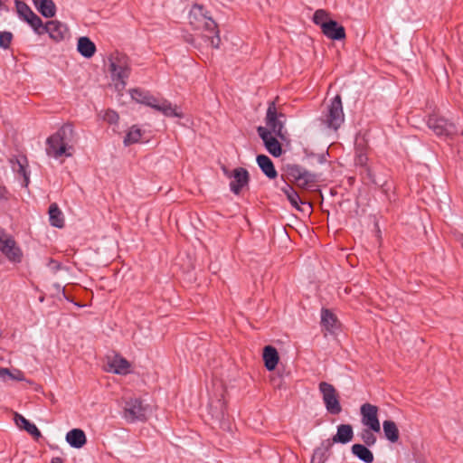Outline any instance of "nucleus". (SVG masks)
Returning <instances> with one entry per match:
<instances>
[{"instance_id": "obj_19", "label": "nucleus", "mask_w": 463, "mask_h": 463, "mask_svg": "<svg viewBox=\"0 0 463 463\" xmlns=\"http://www.w3.org/2000/svg\"><path fill=\"white\" fill-rule=\"evenodd\" d=\"M14 421L15 424L22 430H26L30 435H32L35 439H38L42 437V433L35 424L30 422L26 420L23 415L19 413L14 414Z\"/></svg>"}, {"instance_id": "obj_46", "label": "nucleus", "mask_w": 463, "mask_h": 463, "mask_svg": "<svg viewBox=\"0 0 463 463\" xmlns=\"http://www.w3.org/2000/svg\"><path fill=\"white\" fill-rule=\"evenodd\" d=\"M52 463H63L62 458L56 457L52 459Z\"/></svg>"}, {"instance_id": "obj_30", "label": "nucleus", "mask_w": 463, "mask_h": 463, "mask_svg": "<svg viewBox=\"0 0 463 463\" xmlns=\"http://www.w3.org/2000/svg\"><path fill=\"white\" fill-rule=\"evenodd\" d=\"M351 449L352 453L364 462L372 463L373 461V454L366 448V446L362 444H354Z\"/></svg>"}, {"instance_id": "obj_40", "label": "nucleus", "mask_w": 463, "mask_h": 463, "mask_svg": "<svg viewBox=\"0 0 463 463\" xmlns=\"http://www.w3.org/2000/svg\"><path fill=\"white\" fill-rule=\"evenodd\" d=\"M8 375H10V370L8 368L0 367V379L6 382Z\"/></svg>"}, {"instance_id": "obj_28", "label": "nucleus", "mask_w": 463, "mask_h": 463, "mask_svg": "<svg viewBox=\"0 0 463 463\" xmlns=\"http://www.w3.org/2000/svg\"><path fill=\"white\" fill-rule=\"evenodd\" d=\"M321 326L328 332H333L337 326L336 316L327 308L321 310Z\"/></svg>"}, {"instance_id": "obj_2", "label": "nucleus", "mask_w": 463, "mask_h": 463, "mask_svg": "<svg viewBox=\"0 0 463 463\" xmlns=\"http://www.w3.org/2000/svg\"><path fill=\"white\" fill-rule=\"evenodd\" d=\"M131 98L138 103L146 105L165 117L183 118V114L177 111L175 106L164 99H158L151 95L148 91L140 89H133L130 91Z\"/></svg>"}, {"instance_id": "obj_43", "label": "nucleus", "mask_w": 463, "mask_h": 463, "mask_svg": "<svg viewBox=\"0 0 463 463\" xmlns=\"http://www.w3.org/2000/svg\"><path fill=\"white\" fill-rule=\"evenodd\" d=\"M222 173L223 175L229 178V179H232V174H233V170L232 171H230L225 165H222Z\"/></svg>"}, {"instance_id": "obj_39", "label": "nucleus", "mask_w": 463, "mask_h": 463, "mask_svg": "<svg viewBox=\"0 0 463 463\" xmlns=\"http://www.w3.org/2000/svg\"><path fill=\"white\" fill-rule=\"evenodd\" d=\"M8 380L24 381V374L20 370H14L13 372L10 371V375H8Z\"/></svg>"}, {"instance_id": "obj_22", "label": "nucleus", "mask_w": 463, "mask_h": 463, "mask_svg": "<svg viewBox=\"0 0 463 463\" xmlns=\"http://www.w3.org/2000/svg\"><path fill=\"white\" fill-rule=\"evenodd\" d=\"M34 6L46 18L55 15L56 7L52 0H33Z\"/></svg>"}, {"instance_id": "obj_37", "label": "nucleus", "mask_w": 463, "mask_h": 463, "mask_svg": "<svg viewBox=\"0 0 463 463\" xmlns=\"http://www.w3.org/2000/svg\"><path fill=\"white\" fill-rule=\"evenodd\" d=\"M13 40V33L11 32H0V47L2 49H8Z\"/></svg>"}, {"instance_id": "obj_45", "label": "nucleus", "mask_w": 463, "mask_h": 463, "mask_svg": "<svg viewBox=\"0 0 463 463\" xmlns=\"http://www.w3.org/2000/svg\"><path fill=\"white\" fill-rule=\"evenodd\" d=\"M455 237H456L457 241H458V242L461 245V247L463 248V233L456 232V233H455Z\"/></svg>"}, {"instance_id": "obj_18", "label": "nucleus", "mask_w": 463, "mask_h": 463, "mask_svg": "<svg viewBox=\"0 0 463 463\" xmlns=\"http://www.w3.org/2000/svg\"><path fill=\"white\" fill-rule=\"evenodd\" d=\"M257 163L264 173V175L269 179H275L278 176V172L275 169L274 164L271 159L266 155L257 156Z\"/></svg>"}, {"instance_id": "obj_47", "label": "nucleus", "mask_w": 463, "mask_h": 463, "mask_svg": "<svg viewBox=\"0 0 463 463\" xmlns=\"http://www.w3.org/2000/svg\"><path fill=\"white\" fill-rule=\"evenodd\" d=\"M308 209L311 210L312 209V205L310 203H308Z\"/></svg>"}, {"instance_id": "obj_20", "label": "nucleus", "mask_w": 463, "mask_h": 463, "mask_svg": "<svg viewBox=\"0 0 463 463\" xmlns=\"http://www.w3.org/2000/svg\"><path fill=\"white\" fill-rule=\"evenodd\" d=\"M66 441L72 448L80 449L86 444L87 438L82 430L73 429L66 434Z\"/></svg>"}, {"instance_id": "obj_34", "label": "nucleus", "mask_w": 463, "mask_h": 463, "mask_svg": "<svg viewBox=\"0 0 463 463\" xmlns=\"http://www.w3.org/2000/svg\"><path fill=\"white\" fill-rule=\"evenodd\" d=\"M142 137L141 129L133 126L128 132L127 133L124 138L125 146H129L131 144L137 143Z\"/></svg>"}, {"instance_id": "obj_6", "label": "nucleus", "mask_w": 463, "mask_h": 463, "mask_svg": "<svg viewBox=\"0 0 463 463\" xmlns=\"http://www.w3.org/2000/svg\"><path fill=\"white\" fill-rule=\"evenodd\" d=\"M322 123L328 128L337 130L345 121L340 95L333 98L321 117Z\"/></svg>"}, {"instance_id": "obj_1", "label": "nucleus", "mask_w": 463, "mask_h": 463, "mask_svg": "<svg viewBox=\"0 0 463 463\" xmlns=\"http://www.w3.org/2000/svg\"><path fill=\"white\" fill-rule=\"evenodd\" d=\"M76 141L77 137L72 125L65 124L47 138L46 153L54 158L62 156H71Z\"/></svg>"}, {"instance_id": "obj_24", "label": "nucleus", "mask_w": 463, "mask_h": 463, "mask_svg": "<svg viewBox=\"0 0 463 463\" xmlns=\"http://www.w3.org/2000/svg\"><path fill=\"white\" fill-rule=\"evenodd\" d=\"M263 360L269 371L274 370L279 362V354L276 348L271 345L265 346L263 350Z\"/></svg>"}, {"instance_id": "obj_31", "label": "nucleus", "mask_w": 463, "mask_h": 463, "mask_svg": "<svg viewBox=\"0 0 463 463\" xmlns=\"http://www.w3.org/2000/svg\"><path fill=\"white\" fill-rule=\"evenodd\" d=\"M384 435L392 443L398 441L400 434L396 423L392 420H384L383 423Z\"/></svg>"}, {"instance_id": "obj_36", "label": "nucleus", "mask_w": 463, "mask_h": 463, "mask_svg": "<svg viewBox=\"0 0 463 463\" xmlns=\"http://www.w3.org/2000/svg\"><path fill=\"white\" fill-rule=\"evenodd\" d=\"M373 430L369 429H364L360 433L361 439L364 442V444L368 447L373 446L376 443V437L373 433Z\"/></svg>"}, {"instance_id": "obj_32", "label": "nucleus", "mask_w": 463, "mask_h": 463, "mask_svg": "<svg viewBox=\"0 0 463 463\" xmlns=\"http://www.w3.org/2000/svg\"><path fill=\"white\" fill-rule=\"evenodd\" d=\"M26 23L31 25L35 33L39 35L44 33L45 24H43L42 19L35 13L27 19Z\"/></svg>"}, {"instance_id": "obj_42", "label": "nucleus", "mask_w": 463, "mask_h": 463, "mask_svg": "<svg viewBox=\"0 0 463 463\" xmlns=\"http://www.w3.org/2000/svg\"><path fill=\"white\" fill-rule=\"evenodd\" d=\"M8 197H9V193H8L7 189L5 186L0 185V199L8 200Z\"/></svg>"}, {"instance_id": "obj_5", "label": "nucleus", "mask_w": 463, "mask_h": 463, "mask_svg": "<svg viewBox=\"0 0 463 463\" xmlns=\"http://www.w3.org/2000/svg\"><path fill=\"white\" fill-rule=\"evenodd\" d=\"M149 412V405L145 404L139 398H129L124 402L123 418L129 423L146 421L148 418Z\"/></svg>"}, {"instance_id": "obj_9", "label": "nucleus", "mask_w": 463, "mask_h": 463, "mask_svg": "<svg viewBox=\"0 0 463 463\" xmlns=\"http://www.w3.org/2000/svg\"><path fill=\"white\" fill-rule=\"evenodd\" d=\"M0 250L10 261L21 262L23 254L20 248L14 238L3 229H0Z\"/></svg>"}, {"instance_id": "obj_12", "label": "nucleus", "mask_w": 463, "mask_h": 463, "mask_svg": "<svg viewBox=\"0 0 463 463\" xmlns=\"http://www.w3.org/2000/svg\"><path fill=\"white\" fill-rule=\"evenodd\" d=\"M360 411L363 424L374 432H379L381 425L378 420V407L371 403H364L361 406Z\"/></svg>"}, {"instance_id": "obj_38", "label": "nucleus", "mask_w": 463, "mask_h": 463, "mask_svg": "<svg viewBox=\"0 0 463 463\" xmlns=\"http://www.w3.org/2000/svg\"><path fill=\"white\" fill-rule=\"evenodd\" d=\"M103 119L107 121L109 124H116L119 119V116L116 111L112 109H108L105 111L103 115Z\"/></svg>"}, {"instance_id": "obj_16", "label": "nucleus", "mask_w": 463, "mask_h": 463, "mask_svg": "<svg viewBox=\"0 0 463 463\" xmlns=\"http://www.w3.org/2000/svg\"><path fill=\"white\" fill-rule=\"evenodd\" d=\"M322 33L329 39L340 41L345 38V29L336 21H330L323 24Z\"/></svg>"}, {"instance_id": "obj_44", "label": "nucleus", "mask_w": 463, "mask_h": 463, "mask_svg": "<svg viewBox=\"0 0 463 463\" xmlns=\"http://www.w3.org/2000/svg\"><path fill=\"white\" fill-rule=\"evenodd\" d=\"M51 268L54 270H59L60 268H61V265L59 262H57L56 260H50V264Z\"/></svg>"}, {"instance_id": "obj_7", "label": "nucleus", "mask_w": 463, "mask_h": 463, "mask_svg": "<svg viewBox=\"0 0 463 463\" xmlns=\"http://www.w3.org/2000/svg\"><path fill=\"white\" fill-rule=\"evenodd\" d=\"M277 99L278 97L274 100L269 102L265 117V123L267 125V128L271 131V134H274L277 137L284 140V126L286 116L284 113L278 111L276 107Z\"/></svg>"}, {"instance_id": "obj_27", "label": "nucleus", "mask_w": 463, "mask_h": 463, "mask_svg": "<svg viewBox=\"0 0 463 463\" xmlns=\"http://www.w3.org/2000/svg\"><path fill=\"white\" fill-rule=\"evenodd\" d=\"M281 190L286 194L288 200L293 207L298 211H304L300 207V204H306V202L300 198L298 192L290 184H286V185Z\"/></svg>"}, {"instance_id": "obj_21", "label": "nucleus", "mask_w": 463, "mask_h": 463, "mask_svg": "<svg viewBox=\"0 0 463 463\" xmlns=\"http://www.w3.org/2000/svg\"><path fill=\"white\" fill-rule=\"evenodd\" d=\"M354 437L353 428L350 424H341L337 427V432L333 437V442L345 444Z\"/></svg>"}, {"instance_id": "obj_13", "label": "nucleus", "mask_w": 463, "mask_h": 463, "mask_svg": "<svg viewBox=\"0 0 463 463\" xmlns=\"http://www.w3.org/2000/svg\"><path fill=\"white\" fill-rule=\"evenodd\" d=\"M232 181L230 183L231 191L238 195L250 183V174L246 168L237 167L233 169Z\"/></svg>"}, {"instance_id": "obj_29", "label": "nucleus", "mask_w": 463, "mask_h": 463, "mask_svg": "<svg viewBox=\"0 0 463 463\" xmlns=\"http://www.w3.org/2000/svg\"><path fill=\"white\" fill-rule=\"evenodd\" d=\"M49 219L50 223L53 227L62 228L64 226V218L58 204L53 203L49 207Z\"/></svg>"}, {"instance_id": "obj_10", "label": "nucleus", "mask_w": 463, "mask_h": 463, "mask_svg": "<svg viewBox=\"0 0 463 463\" xmlns=\"http://www.w3.org/2000/svg\"><path fill=\"white\" fill-rule=\"evenodd\" d=\"M427 124L437 136L451 137L457 133L456 126L453 123L436 114L429 117Z\"/></svg>"}, {"instance_id": "obj_15", "label": "nucleus", "mask_w": 463, "mask_h": 463, "mask_svg": "<svg viewBox=\"0 0 463 463\" xmlns=\"http://www.w3.org/2000/svg\"><path fill=\"white\" fill-rule=\"evenodd\" d=\"M47 33L52 39L59 42L65 38L68 28L59 21H49L45 24L44 33Z\"/></svg>"}, {"instance_id": "obj_33", "label": "nucleus", "mask_w": 463, "mask_h": 463, "mask_svg": "<svg viewBox=\"0 0 463 463\" xmlns=\"http://www.w3.org/2000/svg\"><path fill=\"white\" fill-rule=\"evenodd\" d=\"M332 21L330 19V14L324 9H317L313 15V22L315 24L320 26L323 29V24H326Z\"/></svg>"}, {"instance_id": "obj_8", "label": "nucleus", "mask_w": 463, "mask_h": 463, "mask_svg": "<svg viewBox=\"0 0 463 463\" xmlns=\"http://www.w3.org/2000/svg\"><path fill=\"white\" fill-rule=\"evenodd\" d=\"M318 389L322 394L326 411L330 414L338 415L342 411V407L339 395L334 385L326 382H321L318 385Z\"/></svg>"}, {"instance_id": "obj_23", "label": "nucleus", "mask_w": 463, "mask_h": 463, "mask_svg": "<svg viewBox=\"0 0 463 463\" xmlns=\"http://www.w3.org/2000/svg\"><path fill=\"white\" fill-rule=\"evenodd\" d=\"M368 156L364 148H356V154L354 158V163L356 165L362 166L364 168L367 177L373 184H377L374 180V176L372 173V170L367 165Z\"/></svg>"}, {"instance_id": "obj_35", "label": "nucleus", "mask_w": 463, "mask_h": 463, "mask_svg": "<svg viewBox=\"0 0 463 463\" xmlns=\"http://www.w3.org/2000/svg\"><path fill=\"white\" fill-rule=\"evenodd\" d=\"M15 6L19 16L23 18L25 22L27 21V19H29L31 15L34 14L33 10L23 1L16 0Z\"/></svg>"}, {"instance_id": "obj_25", "label": "nucleus", "mask_w": 463, "mask_h": 463, "mask_svg": "<svg viewBox=\"0 0 463 463\" xmlns=\"http://www.w3.org/2000/svg\"><path fill=\"white\" fill-rule=\"evenodd\" d=\"M207 12L202 5H194L189 14V23L195 30L203 28L201 17H205Z\"/></svg>"}, {"instance_id": "obj_14", "label": "nucleus", "mask_w": 463, "mask_h": 463, "mask_svg": "<svg viewBox=\"0 0 463 463\" xmlns=\"http://www.w3.org/2000/svg\"><path fill=\"white\" fill-rule=\"evenodd\" d=\"M201 20L203 21V28L201 30H204L205 32L209 33V34H206L205 37L209 41L210 45L213 48H218L221 43V38L219 36L217 24L207 14L205 17H201Z\"/></svg>"}, {"instance_id": "obj_26", "label": "nucleus", "mask_w": 463, "mask_h": 463, "mask_svg": "<svg viewBox=\"0 0 463 463\" xmlns=\"http://www.w3.org/2000/svg\"><path fill=\"white\" fill-rule=\"evenodd\" d=\"M77 50L85 58H90L96 52V45L90 38L83 36L78 40Z\"/></svg>"}, {"instance_id": "obj_17", "label": "nucleus", "mask_w": 463, "mask_h": 463, "mask_svg": "<svg viewBox=\"0 0 463 463\" xmlns=\"http://www.w3.org/2000/svg\"><path fill=\"white\" fill-rule=\"evenodd\" d=\"M129 362L120 355H115L108 362V371L117 374L125 375L129 373Z\"/></svg>"}, {"instance_id": "obj_4", "label": "nucleus", "mask_w": 463, "mask_h": 463, "mask_svg": "<svg viewBox=\"0 0 463 463\" xmlns=\"http://www.w3.org/2000/svg\"><path fill=\"white\" fill-rule=\"evenodd\" d=\"M109 61L112 80L118 81L122 87H125L126 80L131 72L128 57L124 53L116 52L110 55Z\"/></svg>"}, {"instance_id": "obj_41", "label": "nucleus", "mask_w": 463, "mask_h": 463, "mask_svg": "<svg viewBox=\"0 0 463 463\" xmlns=\"http://www.w3.org/2000/svg\"><path fill=\"white\" fill-rule=\"evenodd\" d=\"M16 164H17V166H18V169L16 171L18 173H20L21 175H23L24 176L25 180L27 181L28 178L26 176V171H25V168H24V165L19 160H16Z\"/></svg>"}, {"instance_id": "obj_11", "label": "nucleus", "mask_w": 463, "mask_h": 463, "mask_svg": "<svg viewBox=\"0 0 463 463\" xmlns=\"http://www.w3.org/2000/svg\"><path fill=\"white\" fill-rule=\"evenodd\" d=\"M257 133L262 139L268 152L274 157H279L282 154V147L276 137L271 134L267 128L260 126L257 128Z\"/></svg>"}, {"instance_id": "obj_3", "label": "nucleus", "mask_w": 463, "mask_h": 463, "mask_svg": "<svg viewBox=\"0 0 463 463\" xmlns=\"http://www.w3.org/2000/svg\"><path fill=\"white\" fill-rule=\"evenodd\" d=\"M287 179L294 183L298 187L310 190L316 186L317 176L304 167L296 164H288L284 166Z\"/></svg>"}]
</instances>
